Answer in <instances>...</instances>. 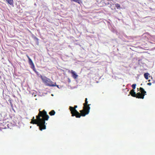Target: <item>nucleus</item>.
<instances>
[{
	"mask_svg": "<svg viewBox=\"0 0 155 155\" xmlns=\"http://www.w3.org/2000/svg\"><path fill=\"white\" fill-rule=\"evenodd\" d=\"M36 119H35L34 117H33L31 122V124H36L37 126H39V114L36 116Z\"/></svg>",
	"mask_w": 155,
	"mask_h": 155,
	"instance_id": "obj_6",
	"label": "nucleus"
},
{
	"mask_svg": "<svg viewBox=\"0 0 155 155\" xmlns=\"http://www.w3.org/2000/svg\"><path fill=\"white\" fill-rule=\"evenodd\" d=\"M115 6H116V8L117 9H119L120 8V5L118 3H116L115 4Z\"/></svg>",
	"mask_w": 155,
	"mask_h": 155,
	"instance_id": "obj_13",
	"label": "nucleus"
},
{
	"mask_svg": "<svg viewBox=\"0 0 155 155\" xmlns=\"http://www.w3.org/2000/svg\"><path fill=\"white\" fill-rule=\"evenodd\" d=\"M6 1L10 5H13V0H6Z\"/></svg>",
	"mask_w": 155,
	"mask_h": 155,
	"instance_id": "obj_9",
	"label": "nucleus"
},
{
	"mask_svg": "<svg viewBox=\"0 0 155 155\" xmlns=\"http://www.w3.org/2000/svg\"><path fill=\"white\" fill-rule=\"evenodd\" d=\"M33 70H34V71H35V72H36V71H35V68H33Z\"/></svg>",
	"mask_w": 155,
	"mask_h": 155,
	"instance_id": "obj_18",
	"label": "nucleus"
},
{
	"mask_svg": "<svg viewBox=\"0 0 155 155\" xmlns=\"http://www.w3.org/2000/svg\"><path fill=\"white\" fill-rule=\"evenodd\" d=\"M27 57H28V60H29V58H30L29 57V56H28V55H27Z\"/></svg>",
	"mask_w": 155,
	"mask_h": 155,
	"instance_id": "obj_16",
	"label": "nucleus"
},
{
	"mask_svg": "<svg viewBox=\"0 0 155 155\" xmlns=\"http://www.w3.org/2000/svg\"><path fill=\"white\" fill-rule=\"evenodd\" d=\"M151 84V83H147V85H150Z\"/></svg>",
	"mask_w": 155,
	"mask_h": 155,
	"instance_id": "obj_15",
	"label": "nucleus"
},
{
	"mask_svg": "<svg viewBox=\"0 0 155 155\" xmlns=\"http://www.w3.org/2000/svg\"><path fill=\"white\" fill-rule=\"evenodd\" d=\"M8 101H9V102H10V103H11V100L9 99V100H8Z\"/></svg>",
	"mask_w": 155,
	"mask_h": 155,
	"instance_id": "obj_17",
	"label": "nucleus"
},
{
	"mask_svg": "<svg viewBox=\"0 0 155 155\" xmlns=\"http://www.w3.org/2000/svg\"><path fill=\"white\" fill-rule=\"evenodd\" d=\"M149 74L148 73H146L144 74V78L147 80L148 79V76Z\"/></svg>",
	"mask_w": 155,
	"mask_h": 155,
	"instance_id": "obj_11",
	"label": "nucleus"
},
{
	"mask_svg": "<svg viewBox=\"0 0 155 155\" xmlns=\"http://www.w3.org/2000/svg\"><path fill=\"white\" fill-rule=\"evenodd\" d=\"M77 107V106L75 105L74 107L70 106L69 107V109L71 111L72 116H75L76 118H80L81 116V113H79L76 109Z\"/></svg>",
	"mask_w": 155,
	"mask_h": 155,
	"instance_id": "obj_4",
	"label": "nucleus"
},
{
	"mask_svg": "<svg viewBox=\"0 0 155 155\" xmlns=\"http://www.w3.org/2000/svg\"><path fill=\"white\" fill-rule=\"evenodd\" d=\"M84 107L83 109L80 111V112L81 113V116H85L86 115L88 114L90 109V104H88L87 98H86L85 102L83 104Z\"/></svg>",
	"mask_w": 155,
	"mask_h": 155,
	"instance_id": "obj_3",
	"label": "nucleus"
},
{
	"mask_svg": "<svg viewBox=\"0 0 155 155\" xmlns=\"http://www.w3.org/2000/svg\"><path fill=\"white\" fill-rule=\"evenodd\" d=\"M36 73H37V74H38V72H36Z\"/></svg>",
	"mask_w": 155,
	"mask_h": 155,
	"instance_id": "obj_19",
	"label": "nucleus"
},
{
	"mask_svg": "<svg viewBox=\"0 0 155 155\" xmlns=\"http://www.w3.org/2000/svg\"><path fill=\"white\" fill-rule=\"evenodd\" d=\"M71 73L72 74V76L74 79H76L77 78L78 75L74 71L71 70Z\"/></svg>",
	"mask_w": 155,
	"mask_h": 155,
	"instance_id": "obj_7",
	"label": "nucleus"
},
{
	"mask_svg": "<svg viewBox=\"0 0 155 155\" xmlns=\"http://www.w3.org/2000/svg\"><path fill=\"white\" fill-rule=\"evenodd\" d=\"M136 86V84H133L132 85L131 87L132 88H133V90L135 89Z\"/></svg>",
	"mask_w": 155,
	"mask_h": 155,
	"instance_id": "obj_14",
	"label": "nucleus"
},
{
	"mask_svg": "<svg viewBox=\"0 0 155 155\" xmlns=\"http://www.w3.org/2000/svg\"><path fill=\"white\" fill-rule=\"evenodd\" d=\"M49 114L50 115L52 116L54 115L55 114V112L54 110H51V111H50L49 112Z\"/></svg>",
	"mask_w": 155,
	"mask_h": 155,
	"instance_id": "obj_12",
	"label": "nucleus"
},
{
	"mask_svg": "<svg viewBox=\"0 0 155 155\" xmlns=\"http://www.w3.org/2000/svg\"><path fill=\"white\" fill-rule=\"evenodd\" d=\"M71 1H73L77 2L80 5L82 3L81 0H71Z\"/></svg>",
	"mask_w": 155,
	"mask_h": 155,
	"instance_id": "obj_10",
	"label": "nucleus"
},
{
	"mask_svg": "<svg viewBox=\"0 0 155 155\" xmlns=\"http://www.w3.org/2000/svg\"><path fill=\"white\" fill-rule=\"evenodd\" d=\"M41 78L43 81L47 86H54L53 82L51 80L44 76H41Z\"/></svg>",
	"mask_w": 155,
	"mask_h": 155,
	"instance_id": "obj_5",
	"label": "nucleus"
},
{
	"mask_svg": "<svg viewBox=\"0 0 155 155\" xmlns=\"http://www.w3.org/2000/svg\"><path fill=\"white\" fill-rule=\"evenodd\" d=\"M49 118V116L45 110L42 111L39 110V130H42L46 129L45 121L48 120Z\"/></svg>",
	"mask_w": 155,
	"mask_h": 155,
	"instance_id": "obj_1",
	"label": "nucleus"
},
{
	"mask_svg": "<svg viewBox=\"0 0 155 155\" xmlns=\"http://www.w3.org/2000/svg\"><path fill=\"white\" fill-rule=\"evenodd\" d=\"M140 92L136 93L134 90H131L130 92V95L134 97L137 98L143 99L144 96L146 94V92L144 91V89L142 87H140L139 88Z\"/></svg>",
	"mask_w": 155,
	"mask_h": 155,
	"instance_id": "obj_2",
	"label": "nucleus"
},
{
	"mask_svg": "<svg viewBox=\"0 0 155 155\" xmlns=\"http://www.w3.org/2000/svg\"><path fill=\"white\" fill-rule=\"evenodd\" d=\"M28 62L29 64L31 66V68H35L34 64L31 58H29Z\"/></svg>",
	"mask_w": 155,
	"mask_h": 155,
	"instance_id": "obj_8",
	"label": "nucleus"
}]
</instances>
